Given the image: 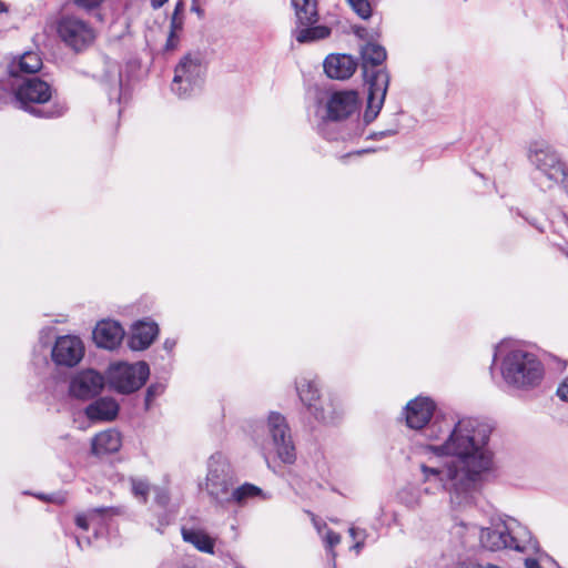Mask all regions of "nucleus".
<instances>
[{"label": "nucleus", "instance_id": "1", "mask_svg": "<svg viewBox=\"0 0 568 568\" xmlns=\"http://www.w3.org/2000/svg\"><path fill=\"white\" fill-rule=\"evenodd\" d=\"M490 435V427L480 420L471 417L462 418L452 430L448 437L440 445H432L430 449L436 454L456 456L453 460L463 470H466L464 485L488 470L491 457L485 448Z\"/></svg>", "mask_w": 568, "mask_h": 568}, {"label": "nucleus", "instance_id": "2", "mask_svg": "<svg viewBox=\"0 0 568 568\" xmlns=\"http://www.w3.org/2000/svg\"><path fill=\"white\" fill-rule=\"evenodd\" d=\"M12 102L17 108L43 119L60 118L68 110L51 85L39 78L24 79L18 84L13 89Z\"/></svg>", "mask_w": 568, "mask_h": 568}, {"label": "nucleus", "instance_id": "3", "mask_svg": "<svg viewBox=\"0 0 568 568\" xmlns=\"http://www.w3.org/2000/svg\"><path fill=\"white\" fill-rule=\"evenodd\" d=\"M361 53L364 77L368 84V98L364 121L369 123L376 119L382 110L389 84V74L384 68L377 69L386 59V50L384 47L368 42L362 48Z\"/></svg>", "mask_w": 568, "mask_h": 568}, {"label": "nucleus", "instance_id": "4", "mask_svg": "<svg viewBox=\"0 0 568 568\" xmlns=\"http://www.w3.org/2000/svg\"><path fill=\"white\" fill-rule=\"evenodd\" d=\"M505 382L517 389L529 390L540 385L545 368L538 357L523 349L508 352L501 362Z\"/></svg>", "mask_w": 568, "mask_h": 568}, {"label": "nucleus", "instance_id": "5", "mask_svg": "<svg viewBox=\"0 0 568 568\" xmlns=\"http://www.w3.org/2000/svg\"><path fill=\"white\" fill-rule=\"evenodd\" d=\"M423 480L430 484L425 490L426 493H435L437 490H446L450 494L453 503H467L468 496L475 487L477 479H471L468 485H464L466 479V470H463L457 464L452 462L444 467H432L425 464L420 465Z\"/></svg>", "mask_w": 568, "mask_h": 568}, {"label": "nucleus", "instance_id": "6", "mask_svg": "<svg viewBox=\"0 0 568 568\" xmlns=\"http://www.w3.org/2000/svg\"><path fill=\"white\" fill-rule=\"evenodd\" d=\"M516 528L517 531L506 524H497L481 530L480 541L485 548L493 551L505 548L517 551H536L537 542L532 540L530 534L524 528Z\"/></svg>", "mask_w": 568, "mask_h": 568}, {"label": "nucleus", "instance_id": "7", "mask_svg": "<svg viewBox=\"0 0 568 568\" xmlns=\"http://www.w3.org/2000/svg\"><path fill=\"white\" fill-rule=\"evenodd\" d=\"M233 484L229 463L221 455H213L209 459L207 474L204 483L200 484V489L205 491L214 503L223 506L231 503Z\"/></svg>", "mask_w": 568, "mask_h": 568}, {"label": "nucleus", "instance_id": "8", "mask_svg": "<svg viewBox=\"0 0 568 568\" xmlns=\"http://www.w3.org/2000/svg\"><path fill=\"white\" fill-rule=\"evenodd\" d=\"M55 31L61 42L75 53L85 51L97 38V31L89 21L72 14L62 16L57 21Z\"/></svg>", "mask_w": 568, "mask_h": 568}, {"label": "nucleus", "instance_id": "9", "mask_svg": "<svg viewBox=\"0 0 568 568\" xmlns=\"http://www.w3.org/2000/svg\"><path fill=\"white\" fill-rule=\"evenodd\" d=\"M205 67L197 54L184 55L174 70L172 91L181 97H189L200 89L204 80Z\"/></svg>", "mask_w": 568, "mask_h": 568}, {"label": "nucleus", "instance_id": "10", "mask_svg": "<svg viewBox=\"0 0 568 568\" xmlns=\"http://www.w3.org/2000/svg\"><path fill=\"white\" fill-rule=\"evenodd\" d=\"M150 374L144 362L135 364L116 363L108 371V381L118 392L128 394L142 387Z\"/></svg>", "mask_w": 568, "mask_h": 568}, {"label": "nucleus", "instance_id": "11", "mask_svg": "<svg viewBox=\"0 0 568 568\" xmlns=\"http://www.w3.org/2000/svg\"><path fill=\"white\" fill-rule=\"evenodd\" d=\"M266 427L278 458L286 464L294 463L295 447L285 417L277 412H271L267 416Z\"/></svg>", "mask_w": 568, "mask_h": 568}, {"label": "nucleus", "instance_id": "12", "mask_svg": "<svg viewBox=\"0 0 568 568\" xmlns=\"http://www.w3.org/2000/svg\"><path fill=\"white\" fill-rule=\"evenodd\" d=\"M296 389L302 403L316 419L331 423L337 417V408L331 400L324 403L321 399L318 388L313 381L302 378L297 382Z\"/></svg>", "mask_w": 568, "mask_h": 568}, {"label": "nucleus", "instance_id": "13", "mask_svg": "<svg viewBox=\"0 0 568 568\" xmlns=\"http://www.w3.org/2000/svg\"><path fill=\"white\" fill-rule=\"evenodd\" d=\"M359 106L361 100L356 91H336L326 101V118L342 121L357 114Z\"/></svg>", "mask_w": 568, "mask_h": 568}, {"label": "nucleus", "instance_id": "14", "mask_svg": "<svg viewBox=\"0 0 568 568\" xmlns=\"http://www.w3.org/2000/svg\"><path fill=\"white\" fill-rule=\"evenodd\" d=\"M84 355V345L77 336H60L52 349V359L58 365L72 367L77 365Z\"/></svg>", "mask_w": 568, "mask_h": 568}, {"label": "nucleus", "instance_id": "15", "mask_svg": "<svg viewBox=\"0 0 568 568\" xmlns=\"http://www.w3.org/2000/svg\"><path fill=\"white\" fill-rule=\"evenodd\" d=\"M104 377L94 369L79 372L70 383V394L79 399H89L100 394Z\"/></svg>", "mask_w": 568, "mask_h": 568}, {"label": "nucleus", "instance_id": "16", "mask_svg": "<svg viewBox=\"0 0 568 568\" xmlns=\"http://www.w3.org/2000/svg\"><path fill=\"white\" fill-rule=\"evenodd\" d=\"M435 403L428 397H416L405 408L406 424L412 429L426 426L435 412Z\"/></svg>", "mask_w": 568, "mask_h": 568}, {"label": "nucleus", "instance_id": "17", "mask_svg": "<svg viewBox=\"0 0 568 568\" xmlns=\"http://www.w3.org/2000/svg\"><path fill=\"white\" fill-rule=\"evenodd\" d=\"M124 337V329L115 321H101L93 329V339L99 347L116 348Z\"/></svg>", "mask_w": 568, "mask_h": 568}, {"label": "nucleus", "instance_id": "18", "mask_svg": "<svg viewBox=\"0 0 568 568\" xmlns=\"http://www.w3.org/2000/svg\"><path fill=\"white\" fill-rule=\"evenodd\" d=\"M530 159L549 180L556 183H565L567 174L564 164L557 160L555 154L544 150H536L534 154L530 155Z\"/></svg>", "mask_w": 568, "mask_h": 568}, {"label": "nucleus", "instance_id": "19", "mask_svg": "<svg viewBox=\"0 0 568 568\" xmlns=\"http://www.w3.org/2000/svg\"><path fill=\"white\" fill-rule=\"evenodd\" d=\"M357 68V61L349 54H331L324 61V71L331 79L346 80Z\"/></svg>", "mask_w": 568, "mask_h": 568}, {"label": "nucleus", "instance_id": "20", "mask_svg": "<svg viewBox=\"0 0 568 568\" xmlns=\"http://www.w3.org/2000/svg\"><path fill=\"white\" fill-rule=\"evenodd\" d=\"M158 334L156 323L141 321L133 325L128 344L133 351H143L153 343Z\"/></svg>", "mask_w": 568, "mask_h": 568}, {"label": "nucleus", "instance_id": "21", "mask_svg": "<svg viewBox=\"0 0 568 568\" xmlns=\"http://www.w3.org/2000/svg\"><path fill=\"white\" fill-rule=\"evenodd\" d=\"M121 436L114 429L102 432L92 439L91 452L94 455L115 453L121 447Z\"/></svg>", "mask_w": 568, "mask_h": 568}, {"label": "nucleus", "instance_id": "22", "mask_svg": "<svg viewBox=\"0 0 568 568\" xmlns=\"http://www.w3.org/2000/svg\"><path fill=\"white\" fill-rule=\"evenodd\" d=\"M42 67V60L37 52H26L8 64V73L11 77H19L20 73H36Z\"/></svg>", "mask_w": 568, "mask_h": 568}, {"label": "nucleus", "instance_id": "23", "mask_svg": "<svg viewBox=\"0 0 568 568\" xmlns=\"http://www.w3.org/2000/svg\"><path fill=\"white\" fill-rule=\"evenodd\" d=\"M119 410L116 402L112 398H101L85 409L88 418L92 420H111L113 419Z\"/></svg>", "mask_w": 568, "mask_h": 568}, {"label": "nucleus", "instance_id": "24", "mask_svg": "<svg viewBox=\"0 0 568 568\" xmlns=\"http://www.w3.org/2000/svg\"><path fill=\"white\" fill-rule=\"evenodd\" d=\"M184 541L192 544L197 550L214 554V539L201 529H182Z\"/></svg>", "mask_w": 568, "mask_h": 568}, {"label": "nucleus", "instance_id": "25", "mask_svg": "<svg viewBox=\"0 0 568 568\" xmlns=\"http://www.w3.org/2000/svg\"><path fill=\"white\" fill-rule=\"evenodd\" d=\"M293 7L300 26H310L317 22L315 0H293Z\"/></svg>", "mask_w": 568, "mask_h": 568}, {"label": "nucleus", "instance_id": "26", "mask_svg": "<svg viewBox=\"0 0 568 568\" xmlns=\"http://www.w3.org/2000/svg\"><path fill=\"white\" fill-rule=\"evenodd\" d=\"M331 34L329 28L325 26H301L294 31L295 39L300 43L314 42L327 38Z\"/></svg>", "mask_w": 568, "mask_h": 568}, {"label": "nucleus", "instance_id": "27", "mask_svg": "<svg viewBox=\"0 0 568 568\" xmlns=\"http://www.w3.org/2000/svg\"><path fill=\"white\" fill-rule=\"evenodd\" d=\"M263 491L255 485L244 484L236 489H231V501H235L240 505L245 504L250 498L262 496Z\"/></svg>", "mask_w": 568, "mask_h": 568}, {"label": "nucleus", "instance_id": "28", "mask_svg": "<svg viewBox=\"0 0 568 568\" xmlns=\"http://www.w3.org/2000/svg\"><path fill=\"white\" fill-rule=\"evenodd\" d=\"M116 515L118 511L114 508H93L90 509L87 514H79L75 517V524L78 527H80L83 530L89 529V521L94 520L95 517L100 515Z\"/></svg>", "mask_w": 568, "mask_h": 568}, {"label": "nucleus", "instance_id": "29", "mask_svg": "<svg viewBox=\"0 0 568 568\" xmlns=\"http://www.w3.org/2000/svg\"><path fill=\"white\" fill-rule=\"evenodd\" d=\"M352 9L362 19H368L372 14V7L368 0H347Z\"/></svg>", "mask_w": 568, "mask_h": 568}, {"label": "nucleus", "instance_id": "30", "mask_svg": "<svg viewBox=\"0 0 568 568\" xmlns=\"http://www.w3.org/2000/svg\"><path fill=\"white\" fill-rule=\"evenodd\" d=\"M132 493L135 497L141 498L143 503L146 501L150 485L144 479H132Z\"/></svg>", "mask_w": 568, "mask_h": 568}, {"label": "nucleus", "instance_id": "31", "mask_svg": "<svg viewBox=\"0 0 568 568\" xmlns=\"http://www.w3.org/2000/svg\"><path fill=\"white\" fill-rule=\"evenodd\" d=\"M526 568H555L554 561L547 556H538L537 558L528 557L525 559Z\"/></svg>", "mask_w": 568, "mask_h": 568}, {"label": "nucleus", "instance_id": "32", "mask_svg": "<svg viewBox=\"0 0 568 568\" xmlns=\"http://www.w3.org/2000/svg\"><path fill=\"white\" fill-rule=\"evenodd\" d=\"M324 540H325L327 547H329L332 549L333 547H335L336 545H338L341 542V536H339V534H337L333 530H327Z\"/></svg>", "mask_w": 568, "mask_h": 568}, {"label": "nucleus", "instance_id": "33", "mask_svg": "<svg viewBox=\"0 0 568 568\" xmlns=\"http://www.w3.org/2000/svg\"><path fill=\"white\" fill-rule=\"evenodd\" d=\"M103 0H74V3L85 10L94 9L99 7Z\"/></svg>", "mask_w": 568, "mask_h": 568}, {"label": "nucleus", "instance_id": "34", "mask_svg": "<svg viewBox=\"0 0 568 568\" xmlns=\"http://www.w3.org/2000/svg\"><path fill=\"white\" fill-rule=\"evenodd\" d=\"M557 396L564 402L568 400V384L566 379H564L562 383L559 385L557 389Z\"/></svg>", "mask_w": 568, "mask_h": 568}, {"label": "nucleus", "instance_id": "35", "mask_svg": "<svg viewBox=\"0 0 568 568\" xmlns=\"http://www.w3.org/2000/svg\"><path fill=\"white\" fill-rule=\"evenodd\" d=\"M394 134H395L394 130H385V131H379V132H376L374 134H371L369 138H372V139H387V138H392Z\"/></svg>", "mask_w": 568, "mask_h": 568}, {"label": "nucleus", "instance_id": "36", "mask_svg": "<svg viewBox=\"0 0 568 568\" xmlns=\"http://www.w3.org/2000/svg\"><path fill=\"white\" fill-rule=\"evenodd\" d=\"M176 43H178V39L174 36V28H172L170 36L168 38L166 44H165V49L173 50V49H175Z\"/></svg>", "mask_w": 568, "mask_h": 568}, {"label": "nucleus", "instance_id": "37", "mask_svg": "<svg viewBox=\"0 0 568 568\" xmlns=\"http://www.w3.org/2000/svg\"><path fill=\"white\" fill-rule=\"evenodd\" d=\"M156 501L161 505V506H165L168 503H169V495L165 490H159L156 493V497H155Z\"/></svg>", "mask_w": 568, "mask_h": 568}, {"label": "nucleus", "instance_id": "38", "mask_svg": "<svg viewBox=\"0 0 568 568\" xmlns=\"http://www.w3.org/2000/svg\"><path fill=\"white\" fill-rule=\"evenodd\" d=\"M183 9V3L182 2H179L176 6H175V9H174V13H173V18H172V23H171V27L172 28H175L176 24H175V18L176 16L179 14V12Z\"/></svg>", "mask_w": 568, "mask_h": 568}, {"label": "nucleus", "instance_id": "39", "mask_svg": "<svg viewBox=\"0 0 568 568\" xmlns=\"http://www.w3.org/2000/svg\"><path fill=\"white\" fill-rule=\"evenodd\" d=\"M375 150H372V149H363V150H358L356 152H349L346 154L347 158H351V156H354V155H361V154H364V153H369V152H374Z\"/></svg>", "mask_w": 568, "mask_h": 568}, {"label": "nucleus", "instance_id": "40", "mask_svg": "<svg viewBox=\"0 0 568 568\" xmlns=\"http://www.w3.org/2000/svg\"><path fill=\"white\" fill-rule=\"evenodd\" d=\"M168 0H151V6L153 9H159Z\"/></svg>", "mask_w": 568, "mask_h": 568}, {"label": "nucleus", "instance_id": "41", "mask_svg": "<svg viewBox=\"0 0 568 568\" xmlns=\"http://www.w3.org/2000/svg\"><path fill=\"white\" fill-rule=\"evenodd\" d=\"M191 10L196 12L197 14H202V10L200 9L199 2H193L192 1Z\"/></svg>", "mask_w": 568, "mask_h": 568}, {"label": "nucleus", "instance_id": "42", "mask_svg": "<svg viewBox=\"0 0 568 568\" xmlns=\"http://www.w3.org/2000/svg\"><path fill=\"white\" fill-rule=\"evenodd\" d=\"M7 93H6V90L2 88V85L0 84V103L3 101V99L6 98Z\"/></svg>", "mask_w": 568, "mask_h": 568}, {"label": "nucleus", "instance_id": "43", "mask_svg": "<svg viewBox=\"0 0 568 568\" xmlns=\"http://www.w3.org/2000/svg\"><path fill=\"white\" fill-rule=\"evenodd\" d=\"M478 568H500V567L493 565V564H487V565H478Z\"/></svg>", "mask_w": 568, "mask_h": 568}, {"label": "nucleus", "instance_id": "44", "mask_svg": "<svg viewBox=\"0 0 568 568\" xmlns=\"http://www.w3.org/2000/svg\"><path fill=\"white\" fill-rule=\"evenodd\" d=\"M8 10L4 2L0 1V13L6 12Z\"/></svg>", "mask_w": 568, "mask_h": 568}, {"label": "nucleus", "instance_id": "45", "mask_svg": "<svg viewBox=\"0 0 568 568\" xmlns=\"http://www.w3.org/2000/svg\"><path fill=\"white\" fill-rule=\"evenodd\" d=\"M457 568H478V565H460Z\"/></svg>", "mask_w": 568, "mask_h": 568}, {"label": "nucleus", "instance_id": "46", "mask_svg": "<svg viewBox=\"0 0 568 568\" xmlns=\"http://www.w3.org/2000/svg\"><path fill=\"white\" fill-rule=\"evenodd\" d=\"M151 396H153V387H150L148 389V394H146V400H149L151 398Z\"/></svg>", "mask_w": 568, "mask_h": 568}, {"label": "nucleus", "instance_id": "47", "mask_svg": "<svg viewBox=\"0 0 568 568\" xmlns=\"http://www.w3.org/2000/svg\"><path fill=\"white\" fill-rule=\"evenodd\" d=\"M348 531L352 538L356 537V529L354 527H351Z\"/></svg>", "mask_w": 568, "mask_h": 568}, {"label": "nucleus", "instance_id": "48", "mask_svg": "<svg viewBox=\"0 0 568 568\" xmlns=\"http://www.w3.org/2000/svg\"><path fill=\"white\" fill-rule=\"evenodd\" d=\"M362 546H363V542H356V544L354 545V549H356L357 551H359V549L362 548Z\"/></svg>", "mask_w": 568, "mask_h": 568}, {"label": "nucleus", "instance_id": "49", "mask_svg": "<svg viewBox=\"0 0 568 568\" xmlns=\"http://www.w3.org/2000/svg\"><path fill=\"white\" fill-rule=\"evenodd\" d=\"M363 31H364V29H363V28H357V29L355 30L356 34H357V36H359V37H363V34H362V32H363Z\"/></svg>", "mask_w": 568, "mask_h": 568}, {"label": "nucleus", "instance_id": "50", "mask_svg": "<svg viewBox=\"0 0 568 568\" xmlns=\"http://www.w3.org/2000/svg\"><path fill=\"white\" fill-rule=\"evenodd\" d=\"M173 345H174V344H169V342H168V341L165 342V347H166V348H172V347H173Z\"/></svg>", "mask_w": 568, "mask_h": 568}, {"label": "nucleus", "instance_id": "51", "mask_svg": "<svg viewBox=\"0 0 568 568\" xmlns=\"http://www.w3.org/2000/svg\"><path fill=\"white\" fill-rule=\"evenodd\" d=\"M193 2H199L200 0H192Z\"/></svg>", "mask_w": 568, "mask_h": 568}]
</instances>
